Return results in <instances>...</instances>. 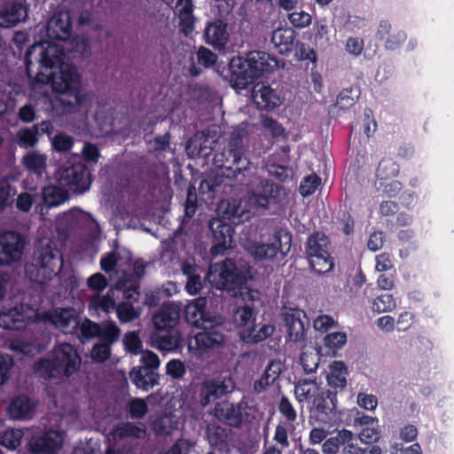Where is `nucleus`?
<instances>
[{"mask_svg": "<svg viewBox=\"0 0 454 454\" xmlns=\"http://www.w3.org/2000/svg\"><path fill=\"white\" fill-rule=\"evenodd\" d=\"M63 48L47 42L31 45L25 55L26 74L37 83L51 84L59 95V101L66 113L86 108L91 95L82 84V77L73 66H63Z\"/></svg>", "mask_w": 454, "mask_h": 454, "instance_id": "nucleus-1", "label": "nucleus"}, {"mask_svg": "<svg viewBox=\"0 0 454 454\" xmlns=\"http://www.w3.org/2000/svg\"><path fill=\"white\" fill-rule=\"evenodd\" d=\"M215 170L208 175L205 183L208 191H215L225 179H234L247 171L251 161L245 155L240 138H232L222 151H216L213 157Z\"/></svg>", "mask_w": 454, "mask_h": 454, "instance_id": "nucleus-2", "label": "nucleus"}, {"mask_svg": "<svg viewBox=\"0 0 454 454\" xmlns=\"http://www.w3.org/2000/svg\"><path fill=\"white\" fill-rule=\"evenodd\" d=\"M278 60L265 51H250L247 58L233 57L229 64L233 86L247 89L264 74L272 73Z\"/></svg>", "mask_w": 454, "mask_h": 454, "instance_id": "nucleus-3", "label": "nucleus"}, {"mask_svg": "<svg viewBox=\"0 0 454 454\" xmlns=\"http://www.w3.org/2000/svg\"><path fill=\"white\" fill-rule=\"evenodd\" d=\"M81 361L75 348L64 342L53 348L51 358H39L33 365V372L45 380L69 378L80 369Z\"/></svg>", "mask_w": 454, "mask_h": 454, "instance_id": "nucleus-4", "label": "nucleus"}, {"mask_svg": "<svg viewBox=\"0 0 454 454\" xmlns=\"http://www.w3.org/2000/svg\"><path fill=\"white\" fill-rule=\"evenodd\" d=\"M62 266V253L56 244L52 240H47L46 244L40 241L34 251L32 269L29 270L30 279L43 285L57 276Z\"/></svg>", "mask_w": 454, "mask_h": 454, "instance_id": "nucleus-5", "label": "nucleus"}, {"mask_svg": "<svg viewBox=\"0 0 454 454\" xmlns=\"http://www.w3.org/2000/svg\"><path fill=\"white\" fill-rule=\"evenodd\" d=\"M207 278L212 286L218 290H226L233 296L241 294L247 284L246 274L230 258L211 264Z\"/></svg>", "mask_w": 454, "mask_h": 454, "instance_id": "nucleus-6", "label": "nucleus"}, {"mask_svg": "<svg viewBox=\"0 0 454 454\" xmlns=\"http://www.w3.org/2000/svg\"><path fill=\"white\" fill-rule=\"evenodd\" d=\"M330 241L321 231H314L307 239L306 254L312 270L318 274L331 271L334 266L329 253Z\"/></svg>", "mask_w": 454, "mask_h": 454, "instance_id": "nucleus-7", "label": "nucleus"}, {"mask_svg": "<svg viewBox=\"0 0 454 454\" xmlns=\"http://www.w3.org/2000/svg\"><path fill=\"white\" fill-rule=\"evenodd\" d=\"M225 343V335L217 328L212 327L197 333L189 340L188 348L199 358H209L220 352Z\"/></svg>", "mask_w": 454, "mask_h": 454, "instance_id": "nucleus-8", "label": "nucleus"}, {"mask_svg": "<svg viewBox=\"0 0 454 454\" xmlns=\"http://www.w3.org/2000/svg\"><path fill=\"white\" fill-rule=\"evenodd\" d=\"M310 403L311 405L308 409L310 419L325 425H332L335 422L336 392H333L332 389L320 388Z\"/></svg>", "mask_w": 454, "mask_h": 454, "instance_id": "nucleus-9", "label": "nucleus"}, {"mask_svg": "<svg viewBox=\"0 0 454 454\" xmlns=\"http://www.w3.org/2000/svg\"><path fill=\"white\" fill-rule=\"evenodd\" d=\"M92 181L90 168L82 162L73 163L60 170L59 183L74 193L88 191Z\"/></svg>", "mask_w": 454, "mask_h": 454, "instance_id": "nucleus-10", "label": "nucleus"}, {"mask_svg": "<svg viewBox=\"0 0 454 454\" xmlns=\"http://www.w3.org/2000/svg\"><path fill=\"white\" fill-rule=\"evenodd\" d=\"M27 241L16 231L0 232V266H10L19 262L24 253Z\"/></svg>", "mask_w": 454, "mask_h": 454, "instance_id": "nucleus-11", "label": "nucleus"}, {"mask_svg": "<svg viewBox=\"0 0 454 454\" xmlns=\"http://www.w3.org/2000/svg\"><path fill=\"white\" fill-rule=\"evenodd\" d=\"M290 233L279 231L274 234L272 243L254 242L249 247L251 255L256 261L271 260L278 252L286 254L291 247Z\"/></svg>", "mask_w": 454, "mask_h": 454, "instance_id": "nucleus-12", "label": "nucleus"}, {"mask_svg": "<svg viewBox=\"0 0 454 454\" xmlns=\"http://www.w3.org/2000/svg\"><path fill=\"white\" fill-rule=\"evenodd\" d=\"M208 228L212 233L213 245L210 253L213 256L223 254L227 249L232 247L235 231L231 223L221 218H212Z\"/></svg>", "mask_w": 454, "mask_h": 454, "instance_id": "nucleus-13", "label": "nucleus"}, {"mask_svg": "<svg viewBox=\"0 0 454 454\" xmlns=\"http://www.w3.org/2000/svg\"><path fill=\"white\" fill-rule=\"evenodd\" d=\"M233 387V382L231 378L206 380L201 383L199 390L200 403L205 407L211 402L231 393Z\"/></svg>", "mask_w": 454, "mask_h": 454, "instance_id": "nucleus-14", "label": "nucleus"}, {"mask_svg": "<svg viewBox=\"0 0 454 454\" xmlns=\"http://www.w3.org/2000/svg\"><path fill=\"white\" fill-rule=\"evenodd\" d=\"M283 320L286 326L288 340L298 342L305 340L306 331L309 325L306 313L298 309H289L283 313Z\"/></svg>", "mask_w": 454, "mask_h": 454, "instance_id": "nucleus-15", "label": "nucleus"}, {"mask_svg": "<svg viewBox=\"0 0 454 454\" xmlns=\"http://www.w3.org/2000/svg\"><path fill=\"white\" fill-rule=\"evenodd\" d=\"M376 38L383 42L386 50L395 51L404 43L407 34L404 30L392 26L388 20H384L379 23Z\"/></svg>", "mask_w": 454, "mask_h": 454, "instance_id": "nucleus-16", "label": "nucleus"}, {"mask_svg": "<svg viewBox=\"0 0 454 454\" xmlns=\"http://www.w3.org/2000/svg\"><path fill=\"white\" fill-rule=\"evenodd\" d=\"M203 36L204 42L212 46L215 50H225L230 37L228 24L221 19L207 22L204 29Z\"/></svg>", "mask_w": 454, "mask_h": 454, "instance_id": "nucleus-17", "label": "nucleus"}, {"mask_svg": "<svg viewBox=\"0 0 454 454\" xmlns=\"http://www.w3.org/2000/svg\"><path fill=\"white\" fill-rule=\"evenodd\" d=\"M29 321L28 308L23 304L0 312V327L6 330L20 331Z\"/></svg>", "mask_w": 454, "mask_h": 454, "instance_id": "nucleus-18", "label": "nucleus"}, {"mask_svg": "<svg viewBox=\"0 0 454 454\" xmlns=\"http://www.w3.org/2000/svg\"><path fill=\"white\" fill-rule=\"evenodd\" d=\"M242 411L243 407L240 403H233L223 401L215 404L214 415L220 422L239 428L244 420Z\"/></svg>", "mask_w": 454, "mask_h": 454, "instance_id": "nucleus-19", "label": "nucleus"}, {"mask_svg": "<svg viewBox=\"0 0 454 454\" xmlns=\"http://www.w3.org/2000/svg\"><path fill=\"white\" fill-rule=\"evenodd\" d=\"M254 103L258 109L272 111L282 104L279 94L269 84L257 83L252 91Z\"/></svg>", "mask_w": 454, "mask_h": 454, "instance_id": "nucleus-20", "label": "nucleus"}, {"mask_svg": "<svg viewBox=\"0 0 454 454\" xmlns=\"http://www.w3.org/2000/svg\"><path fill=\"white\" fill-rule=\"evenodd\" d=\"M63 439L59 432L49 430L30 441L33 453H54L62 447Z\"/></svg>", "mask_w": 454, "mask_h": 454, "instance_id": "nucleus-21", "label": "nucleus"}, {"mask_svg": "<svg viewBox=\"0 0 454 454\" xmlns=\"http://www.w3.org/2000/svg\"><path fill=\"white\" fill-rule=\"evenodd\" d=\"M207 303L206 297H199L186 304L184 309L186 322L193 326L207 329L205 324L210 322L207 314Z\"/></svg>", "mask_w": 454, "mask_h": 454, "instance_id": "nucleus-22", "label": "nucleus"}, {"mask_svg": "<svg viewBox=\"0 0 454 454\" xmlns=\"http://www.w3.org/2000/svg\"><path fill=\"white\" fill-rule=\"evenodd\" d=\"M151 340L157 349L170 352L181 347L182 336L177 329L154 330Z\"/></svg>", "mask_w": 454, "mask_h": 454, "instance_id": "nucleus-23", "label": "nucleus"}, {"mask_svg": "<svg viewBox=\"0 0 454 454\" xmlns=\"http://www.w3.org/2000/svg\"><path fill=\"white\" fill-rule=\"evenodd\" d=\"M36 403L27 395H19L9 403L7 413L13 420H28L35 411Z\"/></svg>", "mask_w": 454, "mask_h": 454, "instance_id": "nucleus-24", "label": "nucleus"}, {"mask_svg": "<svg viewBox=\"0 0 454 454\" xmlns=\"http://www.w3.org/2000/svg\"><path fill=\"white\" fill-rule=\"evenodd\" d=\"M71 31L72 23L68 13H57L48 21L46 33L52 40L67 41Z\"/></svg>", "mask_w": 454, "mask_h": 454, "instance_id": "nucleus-25", "label": "nucleus"}, {"mask_svg": "<svg viewBox=\"0 0 454 454\" xmlns=\"http://www.w3.org/2000/svg\"><path fill=\"white\" fill-rule=\"evenodd\" d=\"M27 11L20 3L5 4L0 9V27H12L26 20Z\"/></svg>", "mask_w": 454, "mask_h": 454, "instance_id": "nucleus-26", "label": "nucleus"}, {"mask_svg": "<svg viewBox=\"0 0 454 454\" xmlns=\"http://www.w3.org/2000/svg\"><path fill=\"white\" fill-rule=\"evenodd\" d=\"M231 434V429L217 424H208L206 428V437L209 445L219 451L229 450Z\"/></svg>", "mask_w": 454, "mask_h": 454, "instance_id": "nucleus-27", "label": "nucleus"}, {"mask_svg": "<svg viewBox=\"0 0 454 454\" xmlns=\"http://www.w3.org/2000/svg\"><path fill=\"white\" fill-rule=\"evenodd\" d=\"M51 320L56 327L65 333H72L80 325L78 316L73 308L56 310Z\"/></svg>", "mask_w": 454, "mask_h": 454, "instance_id": "nucleus-28", "label": "nucleus"}, {"mask_svg": "<svg viewBox=\"0 0 454 454\" xmlns=\"http://www.w3.org/2000/svg\"><path fill=\"white\" fill-rule=\"evenodd\" d=\"M176 8L180 30L187 36L194 30L195 17L193 14L192 0H177Z\"/></svg>", "mask_w": 454, "mask_h": 454, "instance_id": "nucleus-29", "label": "nucleus"}, {"mask_svg": "<svg viewBox=\"0 0 454 454\" xmlns=\"http://www.w3.org/2000/svg\"><path fill=\"white\" fill-rule=\"evenodd\" d=\"M295 31L292 27H280L272 32L270 42L282 55L289 54L294 47Z\"/></svg>", "mask_w": 454, "mask_h": 454, "instance_id": "nucleus-30", "label": "nucleus"}, {"mask_svg": "<svg viewBox=\"0 0 454 454\" xmlns=\"http://www.w3.org/2000/svg\"><path fill=\"white\" fill-rule=\"evenodd\" d=\"M275 331V326L269 324L254 325L246 327L239 333L240 339L247 344H257L270 337Z\"/></svg>", "mask_w": 454, "mask_h": 454, "instance_id": "nucleus-31", "label": "nucleus"}, {"mask_svg": "<svg viewBox=\"0 0 454 454\" xmlns=\"http://www.w3.org/2000/svg\"><path fill=\"white\" fill-rule=\"evenodd\" d=\"M131 382L139 389L148 391L159 384L158 372L147 368L134 367L129 372Z\"/></svg>", "mask_w": 454, "mask_h": 454, "instance_id": "nucleus-32", "label": "nucleus"}, {"mask_svg": "<svg viewBox=\"0 0 454 454\" xmlns=\"http://www.w3.org/2000/svg\"><path fill=\"white\" fill-rule=\"evenodd\" d=\"M179 317V310L175 306H162L160 310L153 316L154 330L176 329Z\"/></svg>", "mask_w": 454, "mask_h": 454, "instance_id": "nucleus-33", "label": "nucleus"}, {"mask_svg": "<svg viewBox=\"0 0 454 454\" xmlns=\"http://www.w3.org/2000/svg\"><path fill=\"white\" fill-rule=\"evenodd\" d=\"M348 368L342 361H334L330 366L326 380L333 392L343 390L347 386Z\"/></svg>", "mask_w": 454, "mask_h": 454, "instance_id": "nucleus-34", "label": "nucleus"}, {"mask_svg": "<svg viewBox=\"0 0 454 454\" xmlns=\"http://www.w3.org/2000/svg\"><path fill=\"white\" fill-rule=\"evenodd\" d=\"M320 387L312 380H299L294 386L295 399L299 403H307L309 409L311 401L320 390Z\"/></svg>", "mask_w": 454, "mask_h": 454, "instance_id": "nucleus-35", "label": "nucleus"}, {"mask_svg": "<svg viewBox=\"0 0 454 454\" xmlns=\"http://www.w3.org/2000/svg\"><path fill=\"white\" fill-rule=\"evenodd\" d=\"M354 439V434L348 429H341L333 436L327 438L322 445L324 454H338L341 446Z\"/></svg>", "mask_w": 454, "mask_h": 454, "instance_id": "nucleus-36", "label": "nucleus"}, {"mask_svg": "<svg viewBox=\"0 0 454 454\" xmlns=\"http://www.w3.org/2000/svg\"><path fill=\"white\" fill-rule=\"evenodd\" d=\"M68 198V192L57 185H48L42 192L43 201L48 207H58L67 200Z\"/></svg>", "mask_w": 454, "mask_h": 454, "instance_id": "nucleus-37", "label": "nucleus"}, {"mask_svg": "<svg viewBox=\"0 0 454 454\" xmlns=\"http://www.w3.org/2000/svg\"><path fill=\"white\" fill-rule=\"evenodd\" d=\"M115 434L120 438L131 437L142 439L145 436L146 428L142 423L123 422L115 427Z\"/></svg>", "mask_w": 454, "mask_h": 454, "instance_id": "nucleus-38", "label": "nucleus"}, {"mask_svg": "<svg viewBox=\"0 0 454 454\" xmlns=\"http://www.w3.org/2000/svg\"><path fill=\"white\" fill-rule=\"evenodd\" d=\"M217 212L221 215V219L225 222L231 221L233 223H237L235 219H238V223L240 222V216L243 213V210L240 208V206L237 203L235 200H222L217 207Z\"/></svg>", "mask_w": 454, "mask_h": 454, "instance_id": "nucleus-39", "label": "nucleus"}, {"mask_svg": "<svg viewBox=\"0 0 454 454\" xmlns=\"http://www.w3.org/2000/svg\"><path fill=\"white\" fill-rule=\"evenodd\" d=\"M177 427V422L170 415H160L152 423V429L156 435H168Z\"/></svg>", "mask_w": 454, "mask_h": 454, "instance_id": "nucleus-40", "label": "nucleus"}, {"mask_svg": "<svg viewBox=\"0 0 454 454\" xmlns=\"http://www.w3.org/2000/svg\"><path fill=\"white\" fill-rule=\"evenodd\" d=\"M399 173V165L392 159H382L376 169V177L380 182L387 181L396 176ZM382 185L383 184L380 183Z\"/></svg>", "mask_w": 454, "mask_h": 454, "instance_id": "nucleus-41", "label": "nucleus"}, {"mask_svg": "<svg viewBox=\"0 0 454 454\" xmlns=\"http://www.w3.org/2000/svg\"><path fill=\"white\" fill-rule=\"evenodd\" d=\"M120 328L114 321H106L99 325L98 338L101 342L112 345L120 337Z\"/></svg>", "mask_w": 454, "mask_h": 454, "instance_id": "nucleus-42", "label": "nucleus"}, {"mask_svg": "<svg viewBox=\"0 0 454 454\" xmlns=\"http://www.w3.org/2000/svg\"><path fill=\"white\" fill-rule=\"evenodd\" d=\"M24 166L29 171L41 175L46 167V159L35 152H28L22 160Z\"/></svg>", "mask_w": 454, "mask_h": 454, "instance_id": "nucleus-43", "label": "nucleus"}, {"mask_svg": "<svg viewBox=\"0 0 454 454\" xmlns=\"http://www.w3.org/2000/svg\"><path fill=\"white\" fill-rule=\"evenodd\" d=\"M347 342V335L343 332H334L324 337V346L327 349V355L335 356L339 348Z\"/></svg>", "mask_w": 454, "mask_h": 454, "instance_id": "nucleus-44", "label": "nucleus"}, {"mask_svg": "<svg viewBox=\"0 0 454 454\" xmlns=\"http://www.w3.org/2000/svg\"><path fill=\"white\" fill-rule=\"evenodd\" d=\"M36 126L21 129L17 133V143L21 148L34 147L38 142Z\"/></svg>", "mask_w": 454, "mask_h": 454, "instance_id": "nucleus-45", "label": "nucleus"}, {"mask_svg": "<svg viewBox=\"0 0 454 454\" xmlns=\"http://www.w3.org/2000/svg\"><path fill=\"white\" fill-rule=\"evenodd\" d=\"M257 191L268 197L273 203H278L281 195L284 193L282 186L267 179L261 181V185Z\"/></svg>", "mask_w": 454, "mask_h": 454, "instance_id": "nucleus-46", "label": "nucleus"}, {"mask_svg": "<svg viewBox=\"0 0 454 454\" xmlns=\"http://www.w3.org/2000/svg\"><path fill=\"white\" fill-rule=\"evenodd\" d=\"M395 308V301L391 294H381L372 301L371 309L373 312L383 313L391 311Z\"/></svg>", "mask_w": 454, "mask_h": 454, "instance_id": "nucleus-47", "label": "nucleus"}, {"mask_svg": "<svg viewBox=\"0 0 454 454\" xmlns=\"http://www.w3.org/2000/svg\"><path fill=\"white\" fill-rule=\"evenodd\" d=\"M115 312L121 323H129L139 317L140 312L130 302L122 301L116 305Z\"/></svg>", "mask_w": 454, "mask_h": 454, "instance_id": "nucleus-48", "label": "nucleus"}, {"mask_svg": "<svg viewBox=\"0 0 454 454\" xmlns=\"http://www.w3.org/2000/svg\"><path fill=\"white\" fill-rule=\"evenodd\" d=\"M127 411L130 419H140L148 412V405L142 398H132L128 403Z\"/></svg>", "mask_w": 454, "mask_h": 454, "instance_id": "nucleus-49", "label": "nucleus"}, {"mask_svg": "<svg viewBox=\"0 0 454 454\" xmlns=\"http://www.w3.org/2000/svg\"><path fill=\"white\" fill-rule=\"evenodd\" d=\"M313 29L315 31L313 35L314 43L317 46H325L329 44V27L325 20H317L314 23Z\"/></svg>", "mask_w": 454, "mask_h": 454, "instance_id": "nucleus-50", "label": "nucleus"}, {"mask_svg": "<svg viewBox=\"0 0 454 454\" xmlns=\"http://www.w3.org/2000/svg\"><path fill=\"white\" fill-rule=\"evenodd\" d=\"M90 306L97 310L100 309L106 313L116 307L115 301L109 293L106 295L94 296L90 301Z\"/></svg>", "mask_w": 454, "mask_h": 454, "instance_id": "nucleus-51", "label": "nucleus"}, {"mask_svg": "<svg viewBox=\"0 0 454 454\" xmlns=\"http://www.w3.org/2000/svg\"><path fill=\"white\" fill-rule=\"evenodd\" d=\"M16 193V189L7 181L0 180V212L4 211L12 202V197Z\"/></svg>", "mask_w": 454, "mask_h": 454, "instance_id": "nucleus-52", "label": "nucleus"}, {"mask_svg": "<svg viewBox=\"0 0 454 454\" xmlns=\"http://www.w3.org/2000/svg\"><path fill=\"white\" fill-rule=\"evenodd\" d=\"M125 348L133 355L142 353V341L136 332H128L123 338Z\"/></svg>", "mask_w": 454, "mask_h": 454, "instance_id": "nucleus-53", "label": "nucleus"}, {"mask_svg": "<svg viewBox=\"0 0 454 454\" xmlns=\"http://www.w3.org/2000/svg\"><path fill=\"white\" fill-rule=\"evenodd\" d=\"M21 433L19 430H6L0 438V443L9 450L17 449L21 442Z\"/></svg>", "mask_w": 454, "mask_h": 454, "instance_id": "nucleus-54", "label": "nucleus"}, {"mask_svg": "<svg viewBox=\"0 0 454 454\" xmlns=\"http://www.w3.org/2000/svg\"><path fill=\"white\" fill-rule=\"evenodd\" d=\"M321 184V178L316 175L311 174L303 178L300 185V192L302 196H309L317 190Z\"/></svg>", "mask_w": 454, "mask_h": 454, "instance_id": "nucleus-55", "label": "nucleus"}, {"mask_svg": "<svg viewBox=\"0 0 454 454\" xmlns=\"http://www.w3.org/2000/svg\"><path fill=\"white\" fill-rule=\"evenodd\" d=\"M166 373L173 380H181L186 373V368L179 359H171L166 364Z\"/></svg>", "mask_w": 454, "mask_h": 454, "instance_id": "nucleus-56", "label": "nucleus"}, {"mask_svg": "<svg viewBox=\"0 0 454 454\" xmlns=\"http://www.w3.org/2000/svg\"><path fill=\"white\" fill-rule=\"evenodd\" d=\"M261 123L262 128L268 130L273 138L285 137V129L272 117L263 116Z\"/></svg>", "mask_w": 454, "mask_h": 454, "instance_id": "nucleus-57", "label": "nucleus"}, {"mask_svg": "<svg viewBox=\"0 0 454 454\" xmlns=\"http://www.w3.org/2000/svg\"><path fill=\"white\" fill-rule=\"evenodd\" d=\"M301 364L307 374L315 372L318 367L320 358L317 353L302 352L300 357Z\"/></svg>", "mask_w": 454, "mask_h": 454, "instance_id": "nucleus-58", "label": "nucleus"}, {"mask_svg": "<svg viewBox=\"0 0 454 454\" xmlns=\"http://www.w3.org/2000/svg\"><path fill=\"white\" fill-rule=\"evenodd\" d=\"M197 210V193L195 187L190 185L186 192V200L184 202V215L191 219L194 216Z\"/></svg>", "mask_w": 454, "mask_h": 454, "instance_id": "nucleus-59", "label": "nucleus"}, {"mask_svg": "<svg viewBox=\"0 0 454 454\" xmlns=\"http://www.w3.org/2000/svg\"><path fill=\"white\" fill-rule=\"evenodd\" d=\"M10 349L16 354L30 356L34 351V345L31 341L16 338L11 340Z\"/></svg>", "mask_w": 454, "mask_h": 454, "instance_id": "nucleus-60", "label": "nucleus"}, {"mask_svg": "<svg viewBox=\"0 0 454 454\" xmlns=\"http://www.w3.org/2000/svg\"><path fill=\"white\" fill-rule=\"evenodd\" d=\"M217 58L215 53L204 46H200L197 51L198 63L207 68L214 66L216 63Z\"/></svg>", "mask_w": 454, "mask_h": 454, "instance_id": "nucleus-61", "label": "nucleus"}, {"mask_svg": "<svg viewBox=\"0 0 454 454\" xmlns=\"http://www.w3.org/2000/svg\"><path fill=\"white\" fill-rule=\"evenodd\" d=\"M278 411L289 422H294L297 419L296 411L288 397L286 395H282L280 398Z\"/></svg>", "mask_w": 454, "mask_h": 454, "instance_id": "nucleus-62", "label": "nucleus"}, {"mask_svg": "<svg viewBox=\"0 0 454 454\" xmlns=\"http://www.w3.org/2000/svg\"><path fill=\"white\" fill-rule=\"evenodd\" d=\"M74 139L71 136L58 134L52 139L53 148L59 153H66L72 149Z\"/></svg>", "mask_w": 454, "mask_h": 454, "instance_id": "nucleus-63", "label": "nucleus"}, {"mask_svg": "<svg viewBox=\"0 0 454 454\" xmlns=\"http://www.w3.org/2000/svg\"><path fill=\"white\" fill-rule=\"evenodd\" d=\"M288 20L291 24L297 28H303L311 23V16L304 12H294L288 14Z\"/></svg>", "mask_w": 454, "mask_h": 454, "instance_id": "nucleus-64", "label": "nucleus"}]
</instances>
